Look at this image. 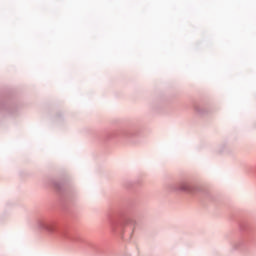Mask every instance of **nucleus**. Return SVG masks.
<instances>
[{
	"label": "nucleus",
	"instance_id": "obj_1",
	"mask_svg": "<svg viewBox=\"0 0 256 256\" xmlns=\"http://www.w3.org/2000/svg\"><path fill=\"white\" fill-rule=\"evenodd\" d=\"M179 189L180 191H191V184L189 182L181 183Z\"/></svg>",
	"mask_w": 256,
	"mask_h": 256
},
{
	"label": "nucleus",
	"instance_id": "obj_2",
	"mask_svg": "<svg viewBox=\"0 0 256 256\" xmlns=\"http://www.w3.org/2000/svg\"><path fill=\"white\" fill-rule=\"evenodd\" d=\"M44 229L47 233H53V225H46Z\"/></svg>",
	"mask_w": 256,
	"mask_h": 256
}]
</instances>
